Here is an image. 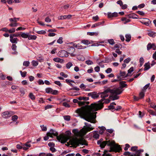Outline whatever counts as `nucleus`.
Wrapping results in <instances>:
<instances>
[{"label": "nucleus", "instance_id": "obj_47", "mask_svg": "<svg viewBox=\"0 0 156 156\" xmlns=\"http://www.w3.org/2000/svg\"><path fill=\"white\" fill-rule=\"evenodd\" d=\"M20 73H21V75L23 77H25L27 73V72L26 71H24L23 72H22L21 71H20Z\"/></svg>", "mask_w": 156, "mask_h": 156}, {"label": "nucleus", "instance_id": "obj_5", "mask_svg": "<svg viewBox=\"0 0 156 156\" xmlns=\"http://www.w3.org/2000/svg\"><path fill=\"white\" fill-rule=\"evenodd\" d=\"M84 124L85 127L83 128L84 133H86L87 132L92 130L94 129V128L91 126L90 124L87 122H85Z\"/></svg>", "mask_w": 156, "mask_h": 156}, {"label": "nucleus", "instance_id": "obj_8", "mask_svg": "<svg viewBox=\"0 0 156 156\" xmlns=\"http://www.w3.org/2000/svg\"><path fill=\"white\" fill-rule=\"evenodd\" d=\"M88 96H90L93 99H96L99 97V95L97 92L94 91L88 93L87 94Z\"/></svg>", "mask_w": 156, "mask_h": 156}, {"label": "nucleus", "instance_id": "obj_44", "mask_svg": "<svg viewBox=\"0 0 156 156\" xmlns=\"http://www.w3.org/2000/svg\"><path fill=\"white\" fill-rule=\"evenodd\" d=\"M21 36L22 37L24 38H27L28 37V35L27 34L25 33H23L21 34Z\"/></svg>", "mask_w": 156, "mask_h": 156}, {"label": "nucleus", "instance_id": "obj_4", "mask_svg": "<svg viewBox=\"0 0 156 156\" xmlns=\"http://www.w3.org/2000/svg\"><path fill=\"white\" fill-rule=\"evenodd\" d=\"M144 151L143 149H140L136 152L135 154H130V153L129 152H126L124 153L123 154L125 156L129 155V156H142L141 152Z\"/></svg>", "mask_w": 156, "mask_h": 156}, {"label": "nucleus", "instance_id": "obj_7", "mask_svg": "<svg viewBox=\"0 0 156 156\" xmlns=\"http://www.w3.org/2000/svg\"><path fill=\"white\" fill-rule=\"evenodd\" d=\"M12 112L11 111H6L2 114V116L4 118H7L10 117L12 115Z\"/></svg>", "mask_w": 156, "mask_h": 156}, {"label": "nucleus", "instance_id": "obj_32", "mask_svg": "<svg viewBox=\"0 0 156 156\" xmlns=\"http://www.w3.org/2000/svg\"><path fill=\"white\" fill-rule=\"evenodd\" d=\"M49 136L52 137V136H51V133L48 132L47 133V135L44 137V140H47L49 139Z\"/></svg>", "mask_w": 156, "mask_h": 156}, {"label": "nucleus", "instance_id": "obj_18", "mask_svg": "<svg viewBox=\"0 0 156 156\" xmlns=\"http://www.w3.org/2000/svg\"><path fill=\"white\" fill-rule=\"evenodd\" d=\"M120 76H117V77L118 79H121V77H126V72H125L120 71Z\"/></svg>", "mask_w": 156, "mask_h": 156}, {"label": "nucleus", "instance_id": "obj_20", "mask_svg": "<svg viewBox=\"0 0 156 156\" xmlns=\"http://www.w3.org/2000/svg\"><path fill=\"white\" fill-rule=\"evenodd\" d=\"M16 147L17 148L19 149H21L23 148L24 150H26L28 149L27 147L23 145L22 146H20V144H18L16 145Z\"/></svg>", "mask_w": 156, "mask_h": 156}, {"label": "nucleus", "instance_id": "obj_41", "mask_svg": "<svg viewBox=\"0 0 156 156\" xmlns=\"http://www.w3.org/2000/svg\"><path fill=\"white\" fill-rule=\"evenodd\" d=\"M29 96L30 98L32 100H34L35 99V97L32 93H30Z\"/></svg>", "mask_w": 156, "mask_h": 156}, {"label": "nucleus", "instance_id": "obj_11", "mask_svg": "<svg viewBox=\"0 0 156 156\" xmlns=\"http://www.w3.org/2000/svg\"><path fill=\"white\" fill-rule=\"evenodd\" d=\"M108 17L109 18H110L113 17H116L118 16V13L116 12H114L112 13L108 12L107 13Z\"/></svg>", "mask_w": 156, "mask_h": 156}, {"label": "nucleus", "instance_id": "obj_53", "mask_svg": "<svg viewBox=\"0 0 156 156\" xmlns=\"http://www.w3.org/2000/svg\"><path fill=\"white\" fill-rule=\"evenodd\" d=\"M36 33L39 34H45L46 32L44 30H41L40 31H37Z\"/></svg>", "mask_w": 156, "mask_h": 156}, {"label": "nucleus", "instance_id": "obj_61", "mask_svg": "<svg viewBox=\"0 0 156 156\" xmlns=\"http://www.w3.org/2000/svg\"><path fill=\"white\" fill-rule=\"evenodd\" d=\"M99 135L98 133H94V134L93 137L95 139H98L99 137Z\"/></svg>", "mask_w": 156, "mask_h": 156}, {"label": "nucleus", "instance_id": "obj_6", "mask_svg": "<svg viewBox=\"0 0 156 156\" xmlns=\"http://www.w3.org/2000/svg\"><path fill=\"white\" fill-rule=\"evenodd\" d=\"M70 45L69 49H74V48H76L77 49H84V48H83L82 45L80 44H76L74 43L71 42L69 43Z\"/></svg>", "mask_w": 156, "mask_h": 156}, {"label": "nucleus", "instance_id": "obj_49", "mask_svg": "<svg viewBox=\"0 0 156 156\" xmlns=\"http://www.w3.org/2000/svg\"><path fill=\"white\" fill-rule=\"evenodd\" d=\"M63 38L62 37H60L57 41V42L59 44H61L63 43Z\"/></svg>", "mask_w": 156, "mask_h": 156}, {"label": "nucleus", "instance_id": "obj_51", "mask_svg": "<svg viewBox=\"0 0 156 156\" xmlns=\"http://www.w3.org/2000/svg\"><path fill=\"white\" fill-rule=\"evenodd\" d=\"M64 119L65 120L69 121L70 119V117L69 115H65L63 117Z\"/></svg>", "mask_w": 156, "mask_h": 156}, {"label": "nucleus", "instance_id": "obj_1", "mask_svg": "<svg viewBox=\"0 0 156 156\" xmlns=\"http://www.w3.org/2000/svg\"><path fill=\"white\" fill-rule=\"evenodd\" d=\"M122 89L121 87L114 88L113 89H111L110 88H107L104 92L100 93L102 99L99 101L98 103H92L90 105H86L76 110L75 112L77 113L76 116H79L91 123H95L96 117V114L97 112H94L101 109L103 107L102 102L105 98L108 97L109 93L111 94L109 98L110 99L113 101L118 99L119 97L117 95L120 94L122 93Z\"/></svg>", "mask_w": 156, "mask_h": 156}, {"label": "nucleus", "instance_id": "obj_21", "mask_svg": "<svg viewBox=\"0 0 156 156\" xmlns=\"http://www.w3.org/2000/svg\"><path fill=\"white\" fill-rule=\"evenodd\" d=\"M144 66L145 68L144 69V71L147 70L150 68V64L149 62L146 63L144 64Z\"/></svg>", "mask_w": 156, "mask_h": 156}, {"label": "nucleus", "instance_id": "obj_30", "mask_svg": "<svg viewBox=\"0 0 156 156\" xmlns=\"http://www.w3.org/2000/svg\"><path fill=\"white\" fill-rule=\"evenodd\" d=\"M107 41L111 45H113L115 44V42L113 39H108Z\"/></svg>", "mask_w": 156, "mask_h": 156}, {"label": "nucleus", "instance_id": "obj_40", "mask_svg": "<svg viewBox=\"0 0 156 156\" xmlns=\"http://www.w3.org/2000/svg\"><path fill=\"white\" fill-rule=\"evenodd\" d=\"M73 66V64L71 62L68 63L66 66V67L67 69H69Z\"/></svg>", "mask_w": 156, "mask_h": 156}, {"label": "nucleus", "instance_id": "obj_16", "mask_svg": "<svg viewBox=\"0 0 156 156\" xmlns=\"http://www.w3.org/2000/svg\"><path fill=\"white\" fill-rule=\"evenodd\" d=\"M93 42L92 41H90L88 40H82L81 41V43L87 45H88L89 44H92Z\"/></svg>", "mask_w": 156, "mask_h": 156}, {"label": "nucleus", "instance_id": "obj_46", "mask_svg": "<svg viewBox=\"0 0 156 156\" xmlns=\"http://www.w3.org/2000/svg\"><path fill=\"white\" fill-rule=\"evenodd\" d=\"M31 141L27 142L23 145L24 146L27 147L28 148L29 147H31L30 144H29V143Z\"/></svg>", "mask_w": 156, "mask_h": 156}, {"label": "nucleus", "instance_id": "obj_57", "mask_svg": "<svg viewBox=\"0 0 156 156\" xmlns=\"http://www.w3.org/2000/svg\"><path fill=\"white\" fill-rule=\"evenodd\" d=\"M15 28H12V29L8 30V32L10 33H13L15 32Z\"/></svg>", "mask_w": 156, "mask_h": 156}, {"label": "nucleus", "instance_id": "obj_15", "mask_svg": "<svg viewBox=\"0 0 156 156\" xmlns=\"http://www.w3.org/2000/svg\"><path fill=\"white\" fill-rule=\"evenodd\" d=\"M143 19L145 20L146 21L142 22L141 23H142L146 26H149L150 24L151 23V21L149 19L147 18H144Z\"/></svg>", "mask_w": 156, "mask_h": 156}, {"label": "nucleus", "instance_id": "obj_29", "mask_svg": "<svg viewBox=\"0 0 156 156\" xmlns=\"http://www.w3.org/2000/svg\"><path fill=\"white\" fill-rule=\"evenodd\" d=\"M78 99L80 100H83L86 101L89 100V98L85 97H80L78 98Z\"/></svg>", "mask_w": 156, "mask_h": 156}, {"label": "nucleus", "instance_id": "obj_12", "mask_svg": "<svg viewBox=\"0 0 156 156\" xmlns=\"http://www.w3.org/2000/svg\"><path fill=\"white\" fill-rule=\"evenodd\" d=\"M126 17L129 18L137 19L138 16L135 13H131L126 15Z\"/></svg>", "mask_w": 156, "mask_h": 156}, {"label": "nucleus", "instance_id": "obj_42", "mask_svg": "<svg viewBox=\"0 0 156 156\" xmlns=\"http://www.w3.org/2000/svg\"><path fill=\"white\" fill-rule=\"evenodd\" d=\"M18 23L16 22H14V23H11L9 24V26L10 27H16L17 26Z\"/></svg>", "mask_w": 156, "mask_h": 156}, {"label": "nucleus", "instance_id": "obj_34", "mask_svg": "<svg viewBox=\"0 0 156 156\" xmlns=\"http://www.w3.org/2000/svg\"><path fill=\"white\" fill-rule=\"evenodd\" d=\"M53 60L55 62H62L63 61L62 59H61L60 58H54L53 59Z\"/></svg>", "mask_w": 156, "mask_h": 156}, {"label": "nucleus", "instance_id": "obj_43", "mask_svg": "<svg viewBox=\"0 0 156 156\" xmlns=\"http://www.w3.org/2000/svg\"><path fill=\"white\" fill-rule=\"evenodd\" d=\"M87 34L90 35V36H93L94 35H98V33L96 32H87Z\"/></svg>", "mask_w": 156, "mask_h": 156}, {"label": "nucleus", "instance_id": "obj_31", "mask_svg": "<svg viewBox=\"0 0 156 156\" xmlns=\"http://www.w3.org/2000/svg\"><path fill=\"white\" fill-rule=\"evenodd\" d=\"M148 35L150 37H154L155 36V33L153 31H151L148 33Z\"/></svg>", "mask_w": 156, "mask_h": 156}, {"label": "nucleus", "instance_id": "obj_39", "mask_svg": "<svg viewBox=\"0 0 156 156\" xmlns=\"http://www.w3.org/2000/svg\"><path fill=\"white\" fill-rule=\"evenodd\" d=\"M30 63L28 61H24L23 63V66L26 67H28L29 66Z\"/></svg>", "mask_w": 156, "mask_h": 156}, {"label": "nucleus", "instance_id": "obj_2", "mask_svg": "<svg viewBox=\"0 0 156 156\" xmlns=\"http://www.w3.org/2000/svg\"><path fill=\"white\" fill-rule=\"evenodd\" d=\"M71 133L69 131H66L65 135L61 134L57 137V139L59 141L62 143H66L68 140L70 139V141L72 145L78 146L79 144L87 145L86 141L83 139L81 138L78 139L77 138H71Z\"/></svg>", "mask_w": 156, "mask_h": 156}, {"label": "nucleus", "instance_id": "obj_48", "mask_svg": "<svg viewBox=\"0 0 156 156\" xmlns=\"http://www.w3.org/2000/svg\"><path fill=\"white\" fill-rule=\"evenodd\" d=\"M140 66L141 67L144 62V59L143 57H141L140 58Z\"/></svg>", "mask_w": 156, "mask_h": 156}, {"label": "nucleus", "instance_id": "obj_26", "mask_svg": "<svg viewBox=\"0 0 156 156\" xmlns=\"http://www.w3.org/2000/svg\"><path fill=\"white\" fill-rule=\"evenodd\" d=\"M77 58L80 61H84L85 60L84 57L82 55H78L77 56Z\"/></svg>", "mask_w": 156, "mask_h": 156}, {"label": "nucleus", "instance_id": "obj_3", "mask_svg": "<svg viewBox=\"0 0 156 156\" xmlns=\"http://www.w3.org/2000/svg\"><path fill=\"white\" fill-rule=\"evenodd\" d=\"M106 145L110 147V151L119 152L121 150V148L119 146L115 144L114 141L110 140L102 141L100 147L101 148H103Z\"/></svg>", "mask_w": 156, "mask_h": 156}, {"label": "nucleus", "instance_id": "obj_55", "mask_svg": "<svg viewBox=\"0 0 156 156\" xmlns=\"http://www.w3.org/2000/svg\"><path fill=\"white\" fill-rule=\"evenodd\" d=\"M137 148L138 147L136 146L133 147H131V150L132 151H136V152L137 151L139 150H137Z\"/></svg>", "mask_w": 156, "mask_h": 156}, {"label": "nucleus", "instance_id": "obj_24", "mask_svg": "<svg viewBox=\"0 0 156 156\" xmlns=\"http://www.w3.org/2000/svg\"><path fill=\"white\" fill-rule=\"evenodd\" d=\"M125 37L126 38V41L127 42H129L130 41L131 39V36L129 34H126L125 35Z\"/></svg>", "mask_w": 156, "mask_h": 156}, {"label": "nucleus", "instance_id": "obj_23", "mask_svg": "<svg viewBox=\"0 0 156 156\" xmlns=\"http://www.w3.org/2000/svg\"><path fill=\"white\" fill-rule=\"evenodd\" d=\"M98 128L100 129L99 132V133L102 134L105 130V128L104 126L99 127Z\"/></svg>", "mask_w": 156, "mask_h": 156}, {"label": "nucleus", "instance_id": "obj_35", "mask_svg": "<svg viewBox=\"0 0 156 156\" xmlns=\"http://www.w3.org/2000/svg\"><path fill=\"white\" fill-rule=\"evenodd\" d=\"M52 89L51 88H47L45 89L46 92L47 93H51L52 92Z\"/></svg>", "mask_w": 156, "mask_h": 156}, {"label": "nucleus", "instance_id": "obj_64", "mask_svg": "<svg viewBox=\"0 0 156 156\" xmlns=\"http://www.w3.org/2000/svg\"><path fill=\"white\" fill-rule=\"evenodd\" d=\"M150 106L151 108L154 109L155 110H156V105L154 104L153 103H150Z\"/></svg>", "mask_w": 156, "mask_h": 156}, {"label": "nucleus", "instance_id": "obj_56", "mask_svg": "<svg viewBox=\"0 0 156 156\" xmlns=\"http://www.w3.org/2000/svg\"><path fill=\"white\" fill-rule=\"evenodd\" d=\"M58 93V91L56 90H52L51 94L53 95H57Z\"/></svg>", "mask_w": 156, "mask_h": 156}, {"label": "nucleus", "instance_id": "obj_63", "mask_svg": "<svg viewBox=\"0 0 156 156\" xmlns=\"http://www.w3.org/2000/svg\"><path fill=\"white\" fill-rule=\"evenodd\" d=\"M144 96V93L143 92H141L139 94V97L140 98H142Z\"/></svg>", "mask_w": 156, "mask_h": 156}, {"label": "nucleus", "instance_id": "obj_19", "mask_svg": "<svg viewBox=\"0 0 156 156\" xmlns=\"http://www.w3.org/2000/svg\"><path fill=\"white\" fill-rule=\"evenodd\" d=\"M104 23H105V21H103L101 22H99L96 23L94 24H93L91 28H93L97 26H99V25H100Z\"/></svg>", "mask_w": 156, "mask_h": 156}, {"label": "nucleus", "instance_id": "obj_25", "mask_svg": "<svg viewBox=\"0 0 156 156\" xmlns=\"http://www.w3.org/2000/svg\"><path fill=\"white\" fill-rule=\"evenodd\" d=\"M126 82L125 81H122L120 83V84L121 86L119 87H121L122 88V87H126L127 86V84L125 83Z\"/></svg>", "mask_w": 156, "mask_h": 156}, {"label": "nucleus", "instance_id": "obj_37", "mask_svg": "<svg viewBox=\"0 0 156 156\" xmlns=\"http://www.w3.org/2000/svg\"><path fill=\"white\" fill-rule=\"evenodd\" d=\"M19 20V18H13L9 19V20L11 22H16L18 20Z\"/></svg>", "mask_w": 156, "mask_h": 156}, {"label": "nucleus", "instance_id": "obj_52", "mask_svg": "<svg viewBox=\"0 0 156 156\" xmlns=\"http://www.w3.org/2000/svg\"><path fill=\"white\" fill-rule=\"evenodd\" d=\"M40 127L42 131H46L47 130V128L46 126H44V125H41Z\"/></svg>", "mask_w": 156, "mask_h": 156}, {"label": "nucleus", "instance_id": "obj_38", "mask_svg": "<svg viewBox=\"0 0 156 156\" xmlns=\"http://www.w3.org/2000/svg\"><path fill=\"white\" fill-rule=\"evenodd\" d=\"M32 65L34 66H37L38 64V62L37 61L33 60L31 62Z\"/></svg>", "mask_w": 156, "mask_h": 156}, {"label": "nucleus", "instance_id": "obj_62", "mask_svg": "<svg viewBox=\"0 0 156 156\" xmlns=\"http://www.w3.org/2000/svg\"><path fill=\"white\" fill-rule=\"evenodd\" d=\"M92 19L93 20L95 21H97L98 20L99 18L98 16L97 15L95 16H93L92 17Z\"/></svg>", "mask_w": 156, "mask_h": 156}, {"label": "nucleus", "instance_id": "obj_60", "mask_svg": "<svg viewBox=\"0 0 156 156\" xmlns=\"http://www.w3.org/2000/svg\"><path fill=\"white\" fill-rule=\"evenodd\" d=\"M131 60V59L129 58H128L124 61V62L126 63H128Z\"/></svg>", "mask_w": 156, "mask_h": 156}, {"label": "nucleus", "instance_id": "obj_13", "mask_svg": "<svg viewBox=\"0 0 156 156\" xmlns=\"http://www.w3.org/2000/svg\"><path fill=\"white\" fill-rule=\"evenodd\" d=\"M13 37L10 35V41L12 43H17L18 39L17 38H13Z\"/></svg>", "mask_w": 156, "mask_h": 156}, {"label": "nucleus", "instance_id": "obj_45", "mask_svg": "<svg viewBox=\"0 0 156 156\" xmlns=\"http://www.w3.org/2000/svg\"><path fill=\"white\" fill-rule=\"evenodd\" d=\"M20 91L21 93V95L23 96L25 94L24 89L23 88H20Z\"/></svg>", "mask_w": 156, "mask_h": 156}, {"label": "nucleus", "instance_id": "obj_27", "mask_svg": "<svg viewBox=\"0 0 156 156\" xmlns=\"http://www.w3.org/2000/svg\"><path fill=\"white\" fill-rule=\"evenodd\" d=\"M49 133H51V136H52V137H53V136H56L57 134V133L53 129H51L50 131V132Z\"/></svg>", "mask_w": 156, "mask_h": 156}, {"label": "nucleus", "instance_id": "obj_58", "mask_svg": "<svg viewBox=\"0 0 156 156\" xmlns=\"http://www.w3.org/2000/svg\"><path fill=\"white\" fill-rule=\"evenodd\" d=\"M85 62L86 64L88 65H90L93 64V62L91 61L90 60L86 61Z\"/></svg>", "mask_w": 156, "mask_h": 156}, {"label": "nucleus", "instance_id": "obj_28", "mask_svg": "<svg viewBox=\"0 0 156 156\" xmlns=\"http://www.w3.org/2000/svg\"><path fill=\"white\" fill-rule=\"evenodd\" d=\"M122 48V45L120 43H117V44H115V46L114 47V48H113L112 49H115L116 48H120L121 49Z\"/></svg>", "mask_w": 156, "mask_h": 156}, {"label": "nucleus", "instance_id": "obj_54", "mask_svg": "<svg viewBox=\"0 0 156 156\" xmlns=\"http://www.w3.org/2000/svg\"><path fill=\"white\" fill-rule=\"evenodd\" d=\"M18 117L16 115H14L12 117V120L16 121L18 119Z\"/></svg>", "mask_w": 156, "mask_h": 156}, {"label": "nucleus", "instance_id": "obj_10", "mask_svg": "<svg viewBox=\"0 0 156 156\" xmlns=\"http://www.w3.org/2000/svg\"><path fill=\"white\" fill-rule=\"evenodd\" d=\"M82 130L83 129H82L81 130V132H79L78 131L77 129H73L72 132L75 136H78L82 135V134L81 132Z\"/></svg>", "mask_w": 156, "mask_h": 156}, {"label": "nucleus", "instance_id": "obj_17", "mask_svg": "<svg viewBox=\"0 0 156 156\" xmlns=\"http://www.w3.org/2000/svg\"><path fill=\"white\" fill-rule=\"evenodd\" d=\"M105 151L107 152V151H105L103 152L102 154L98 153H95L94 154L98 156H100L101 155H102L103 156H111L109 154H106Z\"/></svg>", "mask_w": 156, "mask_h": 156}, {"label": "nucleus", "instance_id": "obj_50", "mask_svg": "<svg viewBox=\"0 0 156 156\" xmlns=\"http://www.w3.org/2000/svg\"><path fill=\"white\" fill-rule=\"evenodd\" d=\"M60 74L61 76H62L63 77L65 78H67L68 76V75L65 74V73L63 72H61L60 73Z\"/></svg>", "mask_w": 156, "mask_h": 156}, {"label": "nucleus", "instance_id": "obj_22", "mask_svg": "<svg viewBox=\"0 0 156 156\" xmlns=\"http://www.w3.org/2000/svg\"><path fill=\"white\" fill-rule=\"evenodd\" d=\"M89 103V101H79V102H78V105L80 106L84 105L85 104H86L87 105H88Z\"/></svg>", "mask_w": 156, "mask_h": 156}, {"label": "nucleus", "instance_id": "obj_9", "mask_svg": "<svg viewBox=\"0 0 156 156\" xmlns=\"http://www.w3.org/2000/svg\"><path fill=\"white\" fill-rule=\"evenodd\" d=\"M58 55L62 57H67L68 56V53L64 50H61L58 53Z\"/></svg>", "mask_w": 156, "mask_h": 156}, {"label": "nucleus", "instance_id": "obj_33", "mask_svg": "<svg viewBox=\"0 0 156 156\" xmlns=\"http://www.w3.org/2000/svg\"><path fill=\"white\" fill-rule=\"evenodd\" d=\"M37 59L40 62H42L44 60V58L41 55L38 56Z\"/></svg>", "mask_w": 156, "mask_h": 156}, {"label": "nucleus", "instance_id": "obj_36", "mask_svg": "<svg viewBox=\"0 0 156 156\" xmlns=\"http://www.w3.org/2000/svg\"><path fill=\"white\" fill-rule=\"evenodd\" d=\"M29 40H35L37 38V36L36 35H31L28 37Z\"/></svg>", "mask_w": 156, "mask_h": 156}, {"label": "nucleus", "instance_id": "obj_59", "mask_svg": "<svg viewBox=\"0 0 156 156\" xmlns=\"http://www.w3.org/2000/svg\"><path fill=\"white\" fill-rule=\"evenodd\" d=\"M58 19L59 20H63L66 19V15L61 16L58 17Z\"/></svg>", "mask_w": 156, "mask_h": 156}, {"label": "nucleus", "instance_id": "obj_14", "mask_svg": "<svg viewBox=\"0 0 156 156\" xmlns=\"http://www.w3.org/2000/svg\"><path fill=\"white\" fill-rule=\"evenodd\" d=\"M156 46L154 43H149L147 46V49H155Z\"/></svg>", "mask_w": 156, "mask_h": 156}]
</instances>
